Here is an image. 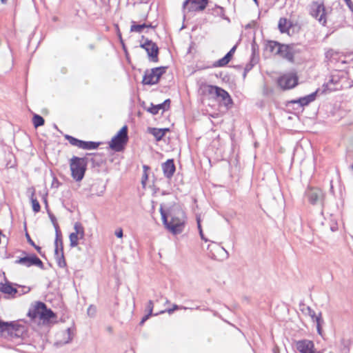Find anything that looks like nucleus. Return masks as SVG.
Here are the masks:
<instances>
[{"label": "nucleus", "mask_w": 353, "mask_h": 353, "mask_svg": "<svg viewBox=\"0 0 353 353\" xmlns=\"http://www.w3.org/2000/svg\"><path fill=\"white\" fill-rule=\"evenodd\" d=\"M159 211L163 223L169 232L173 234H179L184 230L186 216L185 212L181 208L174 207L169 210L168 213L161 205Z\"/></svg>", "instance_id": "1"}, {"label": "nucleus", "mask_w": 353, "mask_h": 353, "mask_svg": "<svg viewBox=\"0 0 353 353\" xmlns=\"http://www.w3.org/2000/svg\"><path fill=\"white\" fill-rule=\"evenodd\" d=\"M88 161L85 157H72L70 159L71 176L76 181H81L87 169Z\"/></svg>", "instance_id": "2"}, {"label": "nucleus", "mask_w": 353, "mask_h": 353, "mask_svg": "<svg viewBox=\"0 0 353 353\" xmlns=\"http://www.w3.org/2000/svg\"><path fill=\"white\" fill-rule=\"evenodd\" d=\"M128 141V127L124 125L117 134L112 137L110 143V147L116 152H121L124 149Z\"/></svg>", "instance_id": "3"}, {"label": "nucleus", "mask_w": 353, "mask_h": 353, "mask_svg": "<svg viewBox=\"0 0 353 353\" xmlns=\"http://www.w3.org/2000/svg\"><path fill=\"white\" fill-rule=\"evenodd\" d=\"M167 67H157L151 70H147L143 78L142 83L144 85L157 84L161 77L165 72Z\"/></svg>", "instance_id": "4"}, {"label": "nucleus", "mask_w": 353, "mask_h": 353, "mask_svg": "<svg viewBox=\"0 0 353 353\" xmlns=\"http://www.w3.org/2000/svg\"><path fill=\"white\" fill-rule=\"evenodd\" d=\"M205 91L210 94H214L219 97L224 102L225 105H232V99L229 93L221 88L216 85H206L204 86Z\"/></svg>", "instance_id": "5"}, {"label": "nucleus", "mask_w": 353, "mask_h": 353, "mask_svg": "<svg viewBox=\"0 0 353 353\" xmlns=\"http://www.w3.org/2000/svg\"><path fill=\"white\" fill-rule=\"evenodd\" d=\"M310 14L317 19L320 23L325 26L326 23L325 10L323 3L313 1L310 6Z\"/></svg>", "instance_id": "6"}, {"label": "nucleus", "mask_w": 353, "mask_h": 353, "mask_svg": "<svg viewBox=\"0 0 353 353\" xmlns=\"http://www.w3.org/2000/svg\"><path fill=\"white\" fill-rule=\"evenodd\" d=\"M64 137L72 145L83 150L97 149L99 145L98 142L82 141L68 134H65Z\"/></svg>", "instance_id": "7"}, {"label": "nucleus", "mask_w": 353, "mask_h": 353, "mask_svg": "<svg viewBox=\"0 0 353 353\" xmlns=\"http://www.w3.org/2000/svg\"><path fill=\"white\" fill-rule=\"evenodd\" d=\"M140 47L147 52L148 59L150 61L154 63L158 62L159 48L154 42L148 39H145V42L141 43Z\"/></svg>", "instance_id": "8"}, {"label": "nucleus", "mask_w": 353, "mask_h": 353, "mask_svg": "<svg viewBox=\"0 0 353 353\" xmlns=\"http://www.w3.org/2000/svg\"><path fill=\"white\" fill-rule=\"evenodd\" d=\"M208 1L209 0H185L183 3V8L188 12L203 11Z\"/></svg>", "instance_id": "9"}, {"label": "nucleus", "mask_w": 353, "mask_h": 353, "mask_svg": "<svg viewBox=\"0 0 353 353\" xmlns=\"http://www.w3.org/2000/svg\"><path fill=\"white\" fill-rule=\"evenodd\" d=\"M30 290V289L28 288L26 291L20 292L8 281H6L5 283H0V292L3 293L8 299L15 298L17 296H21V294L28 292Z\"/></svg>", "instance_id": "10"}, {"label": "nucleus", "mask_w": 353, "mask_h": 353, "mask_svg": "<svg viewBox=\"0 0 353 353\" xmlns=\"http://www.w3.org/2000/svg\"><path fill=\"white\" fill-rule=\"evenodd\" d=\"M15 263L20 264L28 268L35 265L41 269L44 268L43 262L35 254L20 257L15 261Z\"/></svg>", "instance_id": "11"}, {"label": "nucleus", "mask_w": 353, "mask_h": 353, "mask_svg": "<svg viewBox=\"0 0 353 353\" xmlns=\"http://www.w3.org/2000/svg\"><path fill=\"white\" fill-rule=\"evenodd\" d=\"M296 50L294 44L285 45L280 44L278 50L276 51V54H279L281 57L287 59L290 62H293L294 56Z\"/></svg>", "instance_id": "12"}, {"label": "nucleus", "mask_w": 353, "mask_h": 353, "mask_svg": "<svg viewBox=\"0 0 353 353\" xmlns=\"http://www.w3.org/2000/svg\"><path fill=\"white\" fill-rule=\"evenodd\" d=\"M74 232H72L69 236L70 245L72 248L78 245L79 239L84 237V228L80 223H75L74 225Z\"/></svg>", "instance_id": "13"}, {"label": "nucleus", "mask_w": 353, "mask_h": 353, "mask_svg": "<svg viewBox=\"0 0 353 353\" xmlns=\"http://www.w3.org/2000/svg\"><path fill=\"white\" fill-rule=\"evenodd\" d=\"M298 84V79L296 76L286 74L278 79V85L283 90H289L294 88Z\"/></svg>", "instance_id": "14"}, {"label": "nucleus", "mask_w": 353, "mask_h": 353, "mask_svg": "<svg viewBox=\"0 0 353 353\" xmlns=\"http://www.w3.org/2000/svg\"><path fill=\"white\" fill-rule=\"evenodd\" d=\"M296 350L301 353H319L314 350V344L312 341L302 339L295 342Z\"/></svg>", "instance_id": "15"}, {"label": "nucleus", "mask_w": 353, "mask_h": 353, "mask_svg": "<svg viewBox=\"0 0 353 353\" xmlns=\"http://www.w3.org/2000/svg\"><path fill=\"white\" fill-rule=\"evenodd\" d=\"M26 332L27 328L25 325L19 324L15 321H12L8 337H10L11 339L21 338L23 337Z\"/></svg>", "instance_id": "16"}, {"label": "nucleus", "mask_w": 353, "mask_h": 353, "mask_svg": "<svg viewBox=\"0 0 353 353\" xmlns=\"http://www.w3.org/2000/svg\"><path fill=\"white\" fill-rule=\"evenodd\" d=\"M306 196L309 202L315 205L321 201L323 197V193L321 190L318 188H310L306 191Z\"/></svg>", "instance_id": "17"}, {"label": "nucleus", "mask_w": 353, "mask_h": 353, "mask_svg": "<svg viewBox=\"0 0 353 353\" xmlns=\"http://www.w3.org/2000/svg\"><path fill=\"white\" fill-rule=\"evenodd\" d=\"M161 168L164 176L168 179H170L176 170L174 160L172 159H168L165 162L162 163Z\"/></svg>", "instance_id": "18"}, {"label": "nucleus", "mask_w": 353, "mask_h": 353, "mask_svg": "<svg viewBox=\"0 0 353 353\" xmlns=\"http://www.w3.org/2000/svg\"><path fill=\"white\" fill-rule=\"evenodd\" d=\"M46 304L41 301L36 302L35 305L30 308L28 315L31 319L41 317V313L45 309Z\"/></svg>", "instance_id": "19"}, {"label": "nucleus", "mask_w": 353, "mask_h": 353, "mask_svg": "<svg viewBox=\"0 0 353 353\" xmlns=\"http://www.w3.org/2000/svg\"><path fill=\"white\" fill-rule=\"evenodd\" d=\"M319 90H316L315 92L305 96L303 97H301L297 101H294V103H299L301 106H305L307 105L311 102L314 101L316 99V94Z\"/></svg>", "instance_id": "20"}, {"label": "nucleus", "mask_w": 353, "mask_h": 353, "mask_svg": "<svg viewBox=\"0 0 353 353\" xmlns=\"http://www.w3.org/2000/svg\"><path fill=\"white\" fill-rule=\"evenodd\" d=\"M54 258L59 268H65L66 261L64 257L63 250L54 249Z\"/></svg>", "instance_id": "21"}, {"label": "nucleus", "mask_w": 353, "mask_h": 353, "mask_svg": "<svg viewBox=\"0 0 353 353\" xmlns=\"http://www.w3.org/2000/svg\"><path fill=\"white\" fill-rule=\"evenodd\" d=\"M29 191H30V201L32 203V210L35 213L39 212L41 210V206H40V204H39V201H37V198L34 196L35 190H34V188H32L29 189Z\"/></svg>", "instance_id": "22"}, {"label": "nucleus", "mask_w": 353, "mask_h": 353, "mask_svg": "<svg viewBox=\"0 0 353 353\" xmlns=\"http://www.w3.org/2000/svg\"><path fill=\"white\" fill-rule=\"evenodd\" d=\"M54 317H55V314L52 312V310L47 308L46 305L45 309L43 310V312L41 313V317L39 319L42 320L43 323H46Z\"/></svg>", "instance_id": "23"}, {"label": "nucleus", "mask_w": 353, "mask_h": 353, "mask_svg": "<svg viewBox=\"0 0 353 353\" xmlns=\"http://www.w3.org/2000/svg\"><path fill=\"white\" fill-rule=\"evenodd\" d=\"M10 326L11 322H5L0 320V334L5 337H8Z\"/></svg>", "instance_id": "24"}, {"label": "nucleus", "mask_w": 353, "mask_h": 353, "mask_svg": "<svg viewBox=\"0 0 353 353\" xmlns=\"http://www.w3.org/2000/svg\"><path fill=\"white\" fill-rule=\"evenodd\" d=\"M300 310L305 315H308L311 317L312 320H314V317L316 314L310 306L303 303L300 304Z\"/></svg>", "instance_id": "25"}, {"label": "nucleus", "mask_w": 353, "mask_h": 353, "mask_svg": "<svg viewBox=\"0 0 353 353\" xmlns=\"http://www.w3.org/2000/svg\"><path fill=\"white\" fill-rule=\"evenodd\" d=\"M56 238L54 241V249L63 250V241L60 229L55 230Z\"/></svg>", "instance_id": "26"}, {"label": "nucleus", "mask_w": 353, "mask_h": 353, "mask_svg": "<svg viewBox=\"0 0 353 353\" xmlns=\"http://www.w3.org/2000/svg\"><path fill=\"white\" fill-rule=\"evenodd\" d=\"M280 44L281 43L277 41H269L266 43L265 49L271 53L276 54V51L278 50Z\"/></svg>", "instance_id": "27"}, {"label": "nucleus", "mask_w": 353, "mask_h": 353, "mask_svg": "<svg viewBox=\"0 0 353 353\" xmlns=\"http://www.w3.org/2000/svg\"><path fill=\"white\" fill-rule=\"evenodd\" d=\"M312 321L316 323L317 332L319 335L321 336L323 333L321 325L323 323L321 312H319L317 315H316L314 317V320Z\"/></svg>", "instance_id": "28"}, {"label": "nucleus", "mask_w": 353, "mask_h": 353, "mask_svg": "<svg viewBox=\"0 0 353 353\" xmlns=\"http://www.w3.org/2000/svg\"><path fill=\"white\" fill-rule=\"evenodd\" d=\"M258 60L259 59L257 57L253 56L251 57L250 63H248L244 68L243 77H245L247 72L250 71L254 67V65H255L257 63Z\"/></svg>", "instance_id": "29"}, {"label": "nucleus", "mask_w": 353, "mask_h": 353, "mask_svg": "<svg viewBox=\"0 0 353 353\" xmlns=\"http://www.w3.org/2000/svg\"><path fill=\"white\" fill-rule=\"evenodd\" d=\"M150 132L155 137L157 141H160L164 137V132L160 128H150Z\"/></svg>", "instance_id": "30"}, {"label": "nucleus", "mask_w": 353, "mask_h": 353, "mask_svg": "<svg viewBox=\"0 0 353 353\" xmlns=\"http://www.w3.org/2000/svg\"><path fill=\"white\" fill-rule=\"evenodd\" d=\"M63 343H68L72 341L73 337V330L71 327H68L64 332H63Z\"/></svg>", "instance_id": "31"}, {"label": "nucleus", "mask_w": 353, "mask_h": 353, "mask_svg": "<svg viewBox=\"0 0 353 353\" xmlns=\"http://www.w3.org/2000/svg\"><path fill=\"white\" fill-rule=\"evenodd\" d=\"M230 59L229 58V55H225L223 58L218 60L216 62L214 63V67H223L226 65L230 61Z\"/></svg>", "instance_id": "32"}, {"label": "nucleus", "mask_w": 353, "mask_h": 353, "mask_svg": "<svg viewBox=\"0 0 353 353\" xmlns=\"http://www.w3.org/2000/svg\"><path fill=\"white\" fill-rule=\"evenodd\" d=\"M161 110L163 111V108L162 107V105L161 103L158 105H154L151 103L150 107L147 109V111L152 114L153 115H155L158 114L159 110Z\"/></svg>", "instance_id": "33"}, {"label": "nucleus", "mask_w": 353, "mask_h": 353, "mask_svg": "<svg viewBox=\"0 0 353 353\" xmlns=\"http://www.w3.org/2000/svg\"><path fill=\"white\" fill-rule=\"evenodd\" d=\"M44 119L42 117L38 114H34L32 118V123L35 128H38L44 124Z\"/></svg>", "instance_id": "34"}, {"label": "nucleus", "mask_w": 353, "mask_h": 353, "mask_svg": "<svg viewBox=\"0 0 353 353\" xmlns=\"http://www.w3.org/2000/svg\"><path fill=\"white\" fill-rule=\"evenodd\" d=\"M149 26H147L145 23H143V24L133 23L130 27V31L141 33L145 28H147Z\"/></svg>", "instance_id": "35"}, {"label": "nucleus", "mask_w": 353, "mask_h": 353, "mask_svg": "<svg viewBox=\"0 0 353 353\" xmlns=\"http://www.w3.org/2000/svg\"><path fill=\"white\" fill-rule=\"evenodd\" d=\"M179 309H181V310L182 309L183 310H193L194 308L193 307H184V306H179L178 305H174L172 308H170V309L167 310L166 311H162V312H161V313H163L165 312H167L168 314H171L175 310H179Z\"/></svg>", "instance_id": "36"}, {"label": "nucleus", "mask_w": 353, "mask_h": 353, "mask_svg": "<svg viewBox=\"0 0 353 353\" xmlns=\"http://www.w3.org/2000/svg\"><path fill=\"white\" fill-rule=\"evenodd\" d=\"M287 20L285 18H281L279 21V29L281 32H285L288 30Z\"/></svg>", "instance_id": "37"}, {"label": "nucleus", "mask_w": 353, "mask_h": 353, "mask_svg": "<svg viewBox=\"0 0 353 353\" xmlns=\"http://www.w3.org/2000/svg\"><path fill=\"white\" fill-rule=\"evenodd\" d=\"M208 249L210 250V252H212L213 250L224 251V252H227L223 247H221L219 245H218L216 243H212L211 245H209Z\"/></svg>", "instance_id": "38"}, {"label": "nucleus", "mask_w": 353, "mask_h": 353, "mask_svg": "<svg viewBox=\"0 0 353 353\" xmlns=\"http://www.w3.org/2000/svg\"><path fill=\"white\" fill-rule=\"evenodd\" d=\"M341 353H349L350 347L348 343L345 340H341Z\"/></svg>", "instance_id": "39"}, {"label": "nucleus", "mask_w": 353, "mask_h": 353, "mask_svg": "<svg viewBox=\"0 0 353 353\" xmlns=\"http://www.w3.org/2000/svg\"><path fill=\"white\" fill-rule=\"evenodd\" d=\"M196 223H197V228H198L199 234H200L201 239L205 241V242L208 241V239L203 235V230H202L201 224V219L199 216L196 217Z\"/></svg>", "instance_id": "40"}, {"label": "nucleus", "mask_w": 353, "mask_h": 353, "mask_svg": "<svg viewBox=\"0 0 353 353\" xmlns=\"http://www.w3.org/2000/svg\"><path fill=\"white\" fill-rule=\"evenodd\" d=\"M97 313V307L93 305H90L87 310V314L90 317H94Z\"/></svg>", "instance_id": "41"}, {"label": "nucleus", "mask_w": 353, "mask_h": 353, "mask_svg": "<svg viewBox=\"0 0 353 353\" xmlns=\"http://www.w3.org/2000/svg\"><path fill=\"white\" fill-rule=\"evenodd\" d=\"M48 213L49 217L50 219V221H52V223L54 227V229L55 230L59 229V226L57 222L56 217L50 211H48Z\"/></svg>", "instance_id": "42"}, {"label": "nucleus", "mask_w": 353, "mask_h": 353, "mask_svg": "<svg viewBox=\"0 0 353 353\" xmlns=\"http://www.w3.org/2000/svg\"><path fill=\"white\" fill-rule=\"evenodd\" d=\"M153 307L154 303L152 301L150 300L146 305V310L148 311V314H149V315H152Z\"/></svg>", "instance_id": "43"}, {"label": "nucleus", "mask_w": 353, "mask_h": 353, "mask_svg": "<svg viewBox=\"0 0 353 353\" xmlns=\"http://www.w3.org/2000/svg\"><path fill=\"white\" fill-rule=\"evenodd\" d=\"M216 10H217V14L223 19H227V20H229V19L228 17H226L225 16V11H224V9L223 8L221 7V6H217L216 7Z\"/></svg>", "instance_id": "44"}, {"label": "nucleus", "mask_w": 353, "mask_h": 353, "mask_svg": "<svg viewBox=\"0 0 353 353\" xmlns=\"http://www.w3.org/2000/svg\"><path fill=\"white\" fill-rule=\"evenodd\" d=\"M162 105V107L163 108V111L168 110L170 107V100L168 99H166L164 101L163 103H161Z\"/></svg>", "instance_id": "45"}, {"label": "nucleus", "mask_w": 353, "mask_h": 353, "mask_svg": "<svg viewBox=\"0 0 353 353\" xmlns=\"http://www.w3.org/2000/svg\"><path fill=\"white\" fill-rule=\"evenodd\" d=\"M148 174L147 172L145 171L143 172V174L142 175V179H141V183L143 186L145 185V183H146V181L148 180Z\"/></svg>", "instance_id": "46"}, {"label": "nucleus", "mask_w": 353, "mask_h": 353, "mask_svg": "<svg viewBox=\"0 0 353 353\" xmlns=\"http://www.w3.org/2000/svg\"><path fill=\"white\" fill-rule=\"evenodd\" d=\"M236 46H233L230 50L226 54V55H229V58L231 59H232V55L234 54L235 50H236Z\"/></svg>", "instance_id": "47"}, {"label": "nucleus", "mask_w": 353, "mask_h": 353, "mask_svg": "<svg viewBox=\"0 0 353 353\" xmlns=\"http://www.w3.org/2000/svg\"><path fill=\"white\" fill-rule=\"evenodd\" d=\"M347 7L353 12V3L351 0H344Z\"/></svg>", "instance_id": "48"}, {"label": "nucleus", "mask_w": 353, "mask_h": 353, "mask_svg": "<svg viewBox=\"0 0 353 353\" xmlns=\"http://www.w3.org/2000/svg\"><path fill=\"white\" fill-rule=\"evenodd\" d=\"M26 237L27 239V241L29 244H30L32 246H35L34 242L32 240L28 233L26 232Z\"/></svg>", "instance_id": "49"}, {"label": "nucleus", "mask_w": 353, "mask_h": 353, "mask_svg": "<svg viewBox=\"0 0 353 353\" xmlns=\"http://www.w3.org/2000/svg\"><path fill=\"white\" fill-rule=\"evenodd\" d=\"M256 44L255 41H254L253 43H252V57H253V56L256 57Z\"/></svg>", "instance_id": "50"}, {"label": "nucleus", "mask_w": 353, "mask_h": 353, "mask_svg": "<svg viewBox=\"0 0 353 353\" xmlns=\"http://www.w3.org/2000/svg\"><path fill=\"white\" fill-rule=\"evenodd\" d=\"M115 235L118 237V238H121L123 236V230L121 228H119V230H117L115 231Z\"/></svg>", "instance_id": "51"}, {"label": "nucleus", "mask_w": 353, "mask_h": 353, "mask_svg": "<svg viewBox=\"0 0 353 353\" xmlns=\"http://www.w3.org/2000/svg\"><path fill=\"white\" fill-rule=\"evenodd\" d=\"M105 330L108 332H109L110 334H112V331H113V329H112V327L110 326V325H108L105 327Z\"/></svg>", "instance_id": "52"}, {"label": "nucleus", "mask_w": 353, "mask_h": 353, "mask_svg": "<svg viewBox=\"0 0 353 353\" xmlns=\"http://www.w3.org/2000/svg\"><path fill=\"white\" fill-rule=\"evenodd\" d=\"M33 247L36 249V250L38 252V253L39 254L42 255L41 254V247L37 245L36 244H35V246H33Z\"/></svg>", "instance_id": "53"}, {"label": "nucleus", "mask_w": 353, "mask_h": 353, "mask_svg": "<svg viewBox=\"0 0 353 353\" xmlns=\"http://www.w3.org/2000/svg\"><path fill=\"white\" fill-rule=\"evenodd\" d=\"M150 316H151V315H149V314H147L146 315H145V316L142 318V319H143L144 321H147V320L150 318Z\"/></svg>", "instance_id": "54"}, {"label": "nucleus", "mask_w": 353, "mask_h": 353, "mask_svg": "<svg viewBox=\"0 0 353 353\" xmlns=\"http://www.w3.org/2000/svg\"><path fill=\"white\" fill-rule=\"evenodd\" d=\"M143 172L145 171L146 172H147V170H149V167L148 165H144L143 166Z\"/></svg>", "instance_id": "55"}, {"label": "nucleus", "mask_w": 353, "mask_h": 353, "mask_svg": "<svg viewBox=\"0 0 353 353\" xmlns=\"http://www.w3.org/2000/svg\"><path fill=\"white\" fill-rule=\"evenodd\" d=\"M141 3H148L150 0H139Z\"/></svg>", "instance_id": "56"}, {"label": "nucleus", "mask_w": 353, "mask_h": 353, "mask_svg": "<svg viewBox=\"0 0 353 353\" xmlns=\"http://www.w3.org/2000/svg\"><path fill=\"white\" fill-rule=\"evenodd\" d=\"M43 202L46 203V207L48 208V202L46 196L43 197Z\"/></svg>", "instance_id": "57"}, {"label": "nucleus", "mask_w": 353, "mask_h": 353, "mask_svg": "<svg viewBox=\"0 0 353 353\" xmlns=\"http://www.w3.org/2000/svg\"><path fill=\"white\" fill-rule=\"evenodd\" d=\"M161 130H163V132H164V135L165 134V132H166L169 131V129H168V128H161Z\"/></svg>", "instance_id": "58"}, {"label": "nucleus", "mask_w": 353, "mask_h": 353, "mask_svg": "<svg viewBox=\"0 0 353 353\" xmlns=\"http://www.w3.org/2000/svg\"><path fill=\"white\" fill-rule=\"evenodd\" d=\"M211 257L214 259H216L217 256L214 253H211Z\"/></svg>", "instance_id": "59"}, {"label": "nucleus", "mask_w": 353, "mask_h": 353, "mask_svg": "<svg viewBox=\"0 0 353 353\" xmlns=\"http://www.w3.org/2000/svg\"><path fill=\"white\" fill-rule=\"evenodd\" d=\"M2 3H6L8 0H1Z\"/></svg>", "instance_id": "60"}, {"label": "nucleus", "mask_w": 353, "mask_h": 353, "mask_svg": "<svg viewBox=\"0 0 353 353\" xmlns=\"http://www.w3.org/2000/svg\"><path fill=\"white\" fill-rule=\"evenodd\" d=\"M144 322L145 321L143 319H141V324H143Z\"/></svg>", "instance_id": "61"}, {"label": "nucleus", "mask_w": 353, "mask_h": 353, "mask_svg": "<svg viewBox=\"0 0 353 353\" xmlns=\"http://www.w3.org/2000/svg\"><path fill=\"white\" fill-rule=\"evenodd\" d=\"M195 309L199 310V306H197L196 307H195Z\"/></svg>", "instance_id": "62"}, {"label": "nucleus", "mask_w": 353, "mask_h": 353, "mask_svg": "<svg viewBox=\"0 0 353 353\" xmlns=\"http://www.w3.org/2000/svg\"><path fill=\"white\" fill-rule=\"evenodd\" d=\"M352 169L353 170V164L351 165Z\"/></svg>", "instance_id": "63"}, {"label": "nucleus", "mask_w": 353, "mask_h": 353, "mask_svg": "<svg viewBox=\"0 0 353 353\" xmlns=\"http://www.w3.org/2000/svg\"><path fill=\"white\" fill-rule=\"evenodd\" d=\"M254 1L255 2H257V1H256V0H254Z\"/></svg>", "instance_id": "64"}]
</instances>
